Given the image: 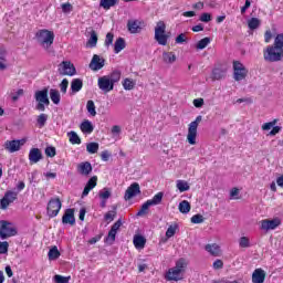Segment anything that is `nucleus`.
<instances>
[{
    "label": "nucleus",
    "mask_w": 283,
    "mask_h": 283,
    "mask_svg": "<svg viewBox=\"0 0 283 283\" xmlns=\"http://www.w3.org/2000/svg\"><path fill=\"white\" fill-rule=\"evenodd\" d=\"M188 264L184 258L177 260L175 266L168 269L164 274L166 282H181V280H185Z\"/></svg>",
    "instance_id": "nucleus-1"
},
{
    "label": "nucleus",
    "mask_w": 283,
    "mask_h": 283,
    "mask_svg": "<svg viewBox=\"0 0 283 283\" xmlns=\"http://www.w3.org/2000/svg\"><path fill=\"white\" fill-rule=\"evenodd\" d=\"M122 74L123 73H120L119 70H115L108 75L99 76L97 78V86L101 92H104V94H109V92L114 91L116 83L120 82Z\"/></svg>",
    "instance_id": "nucleus-2"
},
{
    "label": "nucleus",
    "mask_w": 283,
    "mask_h": 283,
    "mask_svg": "<svg viewBox=\"0 0 283 283\" xmlns=\"http://www.w3.org/2000/svg\"><path fill=\"white\" fill-rule=\"evenodd\" d=\"M38 42L44 50H48L52 43H54V32L48 30V29H42L39 30L35 34Z\"/></svg>",
    "instance_id": "nucleus-3"
},
{
    "label": "nucleus",
    "mask_w": 283,
    "mask_h": 283,
    "mask_svg": "<svg viewBox=\"0 0 283 283\" xmlns=\"http://www.w3.org/2000/svg\"><path fill=\"white\" fill-rule=\"evenodd\" d=\"M155 41H157L159 45H167L169 35H167V24H165V21L157 22L155 27Z\"/></svg>",
    "instance_id": "nucleus-4"
},
{
    "label": "nucleus",
    "mask_w": 283,
    "mask_h": 283,
    "mask_svg": "<svg viewBox=\"0 0 283 283\" xmlns=\"http://www.w3.org/2000/svg\"><path fill=\"white\" fill-rule=\"evenodd\" d=\"M202 123V116H197L193 122H191L188 125V134H187V142L190 145H196L197 144V138H198V125Z\"/></svg>",
    "instance_id": "nucleus-5"
},
{
    "label": "nucleus",
    "mask_w": 283,
    "mask_h": 283,
    "mask_svg": "<svg viewBox=\"0 0 283 283\" xmlns=\"http://www.w3.org/2000/svg\"><path fill=\"white\" fill-rule=\"evenodd\" d=\"M34 98L38 103L35 106V109H38V112H43L45 107L50 105V97H48V88L36 91L34 94Z\"/></svg>",
    "instance_id": "nucleus-6"
},
{
    "label": "nucleus",
    "mask_w": 283,
    "mask_h": 283,
    "mask_svg": "<svg viewBox=\"0 0 283 283\" xmlns=\"http://www.w3.org/2000/svg\"><path fill=\"white\" fill-rule=\"evenodd\" d=\"M17 235V228L11 222L6 220L0 221V240H8Z\"/></svg>",
    "instance_id": "nucleus-7"
},
{
    "label": "nucleus",
    "mask_w": 283,
    "mask_h": 283,
    "mask_svg": "<svg viewBox=\"0 0 283 283\" xmlns=\"http://www.w3.org/2000/svg\"><path fill=\"white\" fill-rule=\"evenodd\" d=\"M233 78L237 82L244 81L249 74V70L240 61L233 62Z\"/></svg>",
    "instance_id": "nucleus-8"
},
{
    "label": "nucleus",
    "mask_w": 283,
    "mask_h": 283,
    "mask_svg": "<svg viewBox=\"0 0 283 283\" xmlns=\"http://www.w3.org/2000/svg\"><path fill=\"white\" fill-rule=\"evenodd\" d=\"M160 202H163V192H158L151 199L143 203L142 208L137 212V216H145L147 211H149V207H156V205H160Z\"/></svg>",
    "instance_id": "nucleus-9"
},
{
    "label": "nucleus",
    "mask_w": 283,
    "mask_h": 283,
    "mask_svg": "<svg viewBox=\"0 0 283 283\" xmlns=\"http://www.w3.org/2000/svg\"><path fill=\"white\" fill-rule=\"evenodd\" d=\"M283 56V49L274 45L269 46L266 52L264 53L265 61H271L272 63L275 61H281Z\"/></svg>",
    "instance_id": "nucleus-10"
},
{
    "label": "nucleus",
    "mask_w": 283,
    "mask_h": 283,
    "mask_svg": "<svg viewBox=\"0 0 283 283\" xmlns=\"http://www.w3.org/2000/svg\"><path fill=\"white\" fill-rule=\"evenodd\" d=\"M17 198H19V192L14 190H8L2 199L0 200V209L6 211L12 202L17 201Z\"/></svg>",
    "instance_id": "nucleus-11"
},
{
    "label": "nucleus",
    "mask_w": 283,
    "mask_h": 283,
    "mask_svg": "<svg viewBox=\"0 0 283 283\" xmlns=\"http://www.w3.org/2000/svg\"><path fill=\"white\" fill-rule=\"evenodd\" d=\"M25 143H28L27 138L7 140L4 143V149L7 151H9V154H14L17 151H20L21 147H23V145H25Z\"/></svg>",
    "instance_id": "nucleus-12"
},
{
    "label": "nucleus",
    "mask_w": 283,
    "mask_h": 283,
    "mask_svg": "<svg viewBox=\"0 0 283 283\" xmlns=\"http://www.w3.org/2000/svg\"><path fill=\"white\" fill-rule=\"evenodd\" d=\"M61 199L59 198H53L49 201L48 208H46V213L49 218H56L59 216V211H61Z\"/></svg>",
    "instance_id": "nucleus-13"
},
{
    "label": "nucleus",
    "mask_w": 283,
    "mask_h": 283,
    "mask_svg": "<svg viewBox=\"0 0 283 283\" xmlns=\"http://www.w3.org/2000/svg\"><path fill=\"white\" fill-rule=\"evenodd\" d=\"M282 224V220L280 218L274 219H264L261 221V230L262 231H275L277 227Z\"/></svg>",
    "instance_id": "nucleus-14"
},
{
    "label": "nucleus",
    "mask_w": 283,
    "mask_h": 283,
    "mask_svg": "<svg viewBox=\"0 0 283 283\" xmlns=\"http://www.w3.org/2000/svg\"><path fill=\"white\" fill-rule=\"evenodd\" d=\"M59 73L62 76H74L76 74V67H74V64L67 61H63L60 64Z\"/></svg>",
    "instance_id": "nucleus-15"
},
{
    "label": "nucleus",
    "mask_w": 283,
    "mask_h": 283,
    "mask_svg": "<svg viewBox=\"0 0 283 283\" xmlns=\"http://www.w3.org/2000/svg\"><path fill=\"white\" fill-rule=\"evenodd\" d=\"M90 70L92 72H98V70H103L105 67V59L101 57L98 54H94L91 63L88 64Z\"/></svg>",
    "instance_id": "nucleus-16"
},
{
    "label": "nucleus",
    "mask_w": 283,
    "mask_h": 283,
    "mask_svg": "<svg viewBox=\"0 0 283 283\" xmlns=\"http://www.w3.org/2000/svg\"><path fill=\"white\" fill-rule=\"evenodd\" d=\"M138 193H140V185H138V182H134L126 189L124 199L132 200V198H136Z\"/></svg>",
    "instance_id": "nucleus-17"
},
{
    "label": "nucleus",
    "mask_w": 283,
    "mask_h": 283,
    "mask_svg": "<svg viewBox=\"0 0 283 283\" xmlns=\"http://www.w3.org/2000/svg\"><path fill=\"white\" fill-rule=\"evenodd\" d=\"M266 272L262 268L255 269L252 273V283H264Z\"/></svg>",
    "instance_id": "nucleus-18"
},
{
    "label": "nucleus",
    "mask_w": 283,
    "mask_h": 283,
    "mask_svg": "<svg viewBox=\"0 0 283 283\" xmlns=\"http://www.w3.org/2000/svg\"><path fill=\"white\" fill-rule=\"evenodd\" d=\"M43 159V154L39 148H31L29 151V160L32 165H36L40 160Z\"/></svg>",
    "instance_id": "nucleus-19"
},
{
    "label": "nucleus",
    "mask_w": 283,
    "mask_h": 283,
    "mask_svg": "<svg viewBox=\"0 0 283 283\" xmlns=\"http://www.w3.org/2000/svg\"><path fill=\"white\" fill-rule=\"evenodd\" d=\"M88 33V40L86 42V48H96L98 43V33L94 29H90Z\"/></svg>",
    "instance_id": "nucleus-20"
},
{
    "label": "nucleus",
    "mask_w": 283,
    "mask_h": 283,
    "mask_svg": "<svg viewBox=\"0 0 283 283\" xmlns=\"http://www.w3.org/2000/svg\"><path fill=\"white\" fill-rule=\"evenodd\" d=\"M127 30L130 34H138L143 28H140V21L138 20H128Z\"/></svg>",
    "instance_id": "nucleus-21"
},
{
    "label": "nucleus",
    "mask_w": 283,
    "mask_h": 283,
    "mask_svg": "<svg viewBox=\"0 0 283 283\" xmlns=\"http://www.w3.org/2000/svg\"><path fill=\"white\" fill-rule=\"evenodd\" d=\"M63 224H75L76 219L74 218V209H66L62 217Z\"/></svg>",
    "instance_id": "nucleus-22"
},
{
    "label": "nucleus",
    "mask_w": 283,
    "mask_h": 283,
    "mask_svg": "<svg viewBox=\"0 0 283 283\" xmlns=\"http://www.w3.org/2000/svg\"><path fill=\"white\" fill-rule=\"evenodd\" d=\"M205 250L210 253V255H213L214 258H220L222 250H220V245L212 243V244H207L205 247Z\"/></svg>",
    "instance_id": "nucleus-23"
},
{
    "label": "nucleus",
    "mask_w": 283,
    "mask_h": 283,
    "mask_svg": "<svg viewBox=\"0 0 283 283\" xmlns=\"http://www.w3.org/2000/svg\"><path fill=\"white\" fill-rule=\"evenodd\" d=\"M97 180H98V178H97L96 176H94V177H92V178L87 181V184H86V186H85V188H84V190H83V192H82V198H85V197L90 196V191H91L92 189H94V187H96Z\"/></svg>",
    "instance_id": "nucleus-24"
},
{
    "label": "nucleus",
    "mask_w": 283,
    "mask_h": 283,
    "mask_svg": "<svg viewBox=\"0 0 283 283\" xmlns=\"http://www.w3.org/2000/svg\"><path fill=\"white\" fill-rule=\"evenodd\" d=\"M77 170L82 176H90V174H92V164L88 161L81 163L77 166Z\"/></svg>",
    "instance_id": "nucleus-25"
},
{
    "label": "nucleus",
    "mask_w": 283,
    "mask_h": 283,
    "mask_svg": "<svg viewBox=\"0 0 283 283\" xmlns=\"http://www.w3.org/2000/svg\"><path fill=\"white\" fill-rule=\"evenodd\" d=\"M125 48H127V43L125 42V39L118 38L114 43L115 54H120V52H123V50H125Z\"/></svg>",
    "instance_id": "nucleus-26"
},
{
    "label": "nucleus",
    "mask_w": 283,
    "mask_h": 283,
    "mask_svg": "<svg viewBox=\"0 0 283 283\" xmlns=\"http://www.w3.org/2000/svg\"><path fill=\"white\" fill-rule=\"evenodd\" d=\"M82 90H83V80L74 78L71 82V92H72V94H77V92H81Z\"/></svg>",
    "instance_id": "nucleus-27"
},
{
    "label": "nucleus",
    "mask_w": 283,
    "mask_h": 283,
    "mask_svg": "<svg viewBox=\"0 0 283 283\" xmlns=\"http://www.w3.org/2000/svg\"><path fill=\"white\" fill-rule=\"evenodd\" d=\"M163 61L168 65L176 63V53L175 52H164L163 53Z\"/></svg>",
    "instance_id": "nucleus-28"
},
{
    "label": "nucleus",
    "mask_w": 283,
    "mask_h": 283,
    "mask_svg": "<svg viewBox=\"0 0 283 283\" xmlns=\"http://www.w3.org/2000/svg\"><path fill=\"white\" fill-rule=\"evenodd\" d=\"M80 128L83 134H92V132H94V125L87 119L80 125Z\"/></svg>",
    "instance_id": "nucleus-29"
},
{
    "label": "nucleus",
    "mask_w": 283,
    "mask_h": 283,
    "mask_svg": "<svg viewBox=\"0 0 283 283\" xmlns=\"http://www.w3.org/2000/svg\"><path fill=\"white\" fill-rule=\"evenodd\" d=\"M116 3H118V0H101L99 8H103L104 10H112Z\"/></svg>",
    "instance_id": "nucleus-30"
},
{
    "label": "nucleus",
    "mask_w": 283,
    "mask_h": 283,
    "mask_svg": "<svg viewBox=\"0 0 283 283\" xmlns=\"http://www.w3.org/2000/svg\"><path fill=\"white\" fill-rule=\"evenodd\" d=\"M227 76V71L222 69H214L212 70V80L213 81H221V78H224Z\"/></svg>",
    "instance_id": "nucleus-31"
},
{
    "label": "nucleus",
    "mask_w": 283,
    "mask_h": 283,
    "mask_svg": "<svg viewBox=\"0 0 283 283\" xmlns=\"http://www.w3.org/2000/svg\"><path fill=\"white\" fill-rule=\"evenodd\" d=\"M133 242L135 248L145 249L147 240H145L143 235H135Z\"/></svg>",
    "instance_id": "nucleus-32"
},
{
    "label": "nucleus",
    "mask_w": 283,
    "mask_h": 283,
    "mask_svg": "<svg viewBox=\"0 0 283 283\" xmlns=\"http://www.w3.org/2000/svg\"><path fill=\"white\" fill-rule=\"evenodd\" d=\"M122 85H123L124 90H126L127 92H130V90H134L136 87V81H134L129 77H126L122 82Z\"/></svg>",
    "instance_id": "nucleus-33"
},
{
    "label": "nucleus",
    "mask_w": 283,
    "mask_h": 283,
    "mask_svg": "<svg viewBox=\"0 0 283 283\" xmlns=\"http://www.w3.org/2000/svg\"><path fill=\"white\" fill-rule=\"evenodd\" d=\"M50 98L54 105H59V103H61V93L55 88H51Z\"/></svg>",
    "instance_id": "nucleus-34"
},
{
    "label": "nucleus",
    "mask_w": 283,
    "mask_h": 283,
    "mask_svg": "<svg viewBox=\"0 0 283 283\" xmlns=\"http://www.w3.org/2000/svg\"><path fill=\"white\" fill-rule=\"evenodd\" d=\"M176 187L180 191V193H185V191H189L190 189L189 182L180 179L177 180Z\"/></svg>",
    "instance_id": "nucleus-35"
},
{
    "label": "nucleus",
    "mask_w": 283,
    "mask_h": 283,
    "mask_svg": "<svg viewBox=\"0 0 283 283\" xmlns=\"http://www.w3.org/2000/svg\"><path fill=\"white\" fill-rule=\"evenodd\" d=\"M48 255L49 260H59V258H61V252L59 251V248L54 245L49 250Z\"/></svg>",
    "instance_id": "nucleus-36"
},
{
    "label": "nucleus",
    "mask_w": 283,
    "mask_h": 283,
    "mask_svg": "<svg viewBox=\"0 0 283 283\" xmlns=\"http://www.w3.org/2000/svg\"><path fill=\"white\" fill-rule=\"evenodd\" d=\"M67 136L72 145H81V137H78V134H76V132L72 130L67 133Z\"/></svg>",
    "instance_id": "nucleus-37"
},
{
    "label": "nucleus",
    "mask_w": 283,
    "mask_h": 283,
    "mask_svg": "<svg viewBox=\"0 0 283 283\" xmlns=\"http://www.w3.org/2000/svg\"><path fill=\"white\" fill-rule=\"evenodd\" d=\"M48 114H44V113H41L38 117H36V124H38V127L40 129H42V127H45V123H48Z\"/></svg>",
    "instance_id": "nucleus-38"
},
{
    "label": "nucleus",
    "mask_w": 283,
    "mask_h": 283,
    "mask_svg": "<svg viewBox=\"0 0 283 283\" xmlns=\"http://www.w3.org/2000/svg\"><path fill=\"white\" fill-rule=\"evenodd\" d=\"M179 211L180 213H189V211H191V203H189L187 200H182L179 203Z\"/></svg>",
    "instance_id": "nucleus-39"
},
{
    "label": "nucleus",
    "mask_w": 283,
    "mask_h": 283,
    "mask_svg": "<svg viewBox=\"0 0 283 283\" xmlns=\"http://www.w3.org/2000/svg\"><path fill=\"white\" fill-rule=\"evenodd\" d=\"M261 23L262 22L258 18H251L250 20H248V27L250 30H258Z\"/></svg>",
    "instance_id": "nucleus-40"
},
{
    "label": "nucleus",
    "mask_w": 283,
    "mask_h": 283,
    "mask_svg": "<svg viewBox=\"0 0 283 283\" xmlns=\"http://www.w3.org/2000/svg\"><path fill=\"white\" fill-rule=\"evenodd\" d=\"M209 43H211V39L210 38H203L199 42H197L196 49L197 50H205V48H207V45H209Z\"/></svg>",
    "instance_id": "nucleus-41"
},
{
    "label": "nucleus",
    "mask_w": 283,
    "mask_h": 283,
    "mask_svg": "<svg viewBox=\"0 0 283 283\" xmlns=\"http://www.w3.org/2000/svg\"><path fill=\"white\" fill-rule=\"evenodd\" d=\"M239 247L241 249H249L251 247V240L248 237H241L239 239Z\"/></svg>",
    "instance_id": "nucleus-42"
},
{
    "label": "nucleus",
    "mask_w": 283,
    "mask_h": 283,
    "mask_svg": "<svg viewBox=\"0 0 283 283\" xmlns=\"http://www.w3.org/2000/svg\"><path fill=\"white\" fill-rule=\"evenodd\" d=\"M104 45L105 48L109 49L112 48V45H114V33L108 32L105 36V41H104Z\"/></svg>",
    "instance_id": "nucleus-43"
},
{
    "label": "nucleus",
    "mask_w": 283,
    "mask_h": 283,
    "mask_svg": "<svg viewBox=\"0 0 283 283\" xmlns=\"http://www.w3.org/2000/svg\"><path fill=\"white\" fill-rule=\"evenodd\" d=\"M86 109L91 116H96V105L94 101L90 99L86 104Z\"/></svg>",
    "instance_id": "nucleus-44"
},
{
    "label": "nucleus",
    "mask_w": 283,
    "mask_h": 283,
    "mask_svg": "<svg viewBox=\"0 0 283 283\" xmlns=\"http://www.w3.org/2000/svg\"><path fill=\"white\" fill-rule=\"evenodd\" d=\"M86 151L88 154H96L98 151V143H88L86 145Z\"/></svg>",
    "instance_id": "nucleus-45"
},
{
    "label": "nucleus",
    "mask_w": 283,
    "mask_h": 283,
    "mask_svg": "<svg viewBox=\"0 0 283 283\" xmlns=\"http://www.w3.org/2000/svg\"><path fill=\"white\" fill-rule=\"evenodd\" d=\"M101 200H109L112 198V191L108 188H104L99 191Z\"/></svg>",
    "instance_id": "nucleus-46"
},
{
    "label": "nucleus",
    "mask_w": 283,
    "mask_h": 283,
    "mask_svg": "<svg viewBox=\"0 0 283 283\" xmlns=\"http://www.w3.org/2000/svg\"><path fill=\"white\" fill-rule=\"evenodd\" d=\"M61 9L64 14H70L74 10V7L70 2H65L61 4Z\"/></svg>",
    "instance_id": "nucleus-47"
},
{
    "label": "nucleus",
    "mask_w": 283,
    "mask_h": 283,
    "mask_svg": "<svg viewBox=\"0 0 283 283\" xmlns=\"http://www.w3.org/2000/svg\"><path fill=\"white\" fill-rule=\"evenodd\" d=\"M275 125H277V119H274L272 122L263 124L262 129H263V132H269V130L273 129V127H275Z\"/></svg>",
    "instance_id": "nucleus-48"
},
{
    "label": "nucleus",
    "mask_w": 283,
    "mask_h": 283,
    "mask_svg": "<svg viewBox=\"0 0 283 283\" xmlns=\"http://www.w3.org/2000/svg\"><path fill=\"white\" fill-rule=\"evenodd\" d=\"M178 230V226H169L166 231V238H174L176 235V231Z\"/></svg>",
    "instance_id": "nucleus-49"
},
{
    "label": "nucleus",
    "mask_w": 283,
    "mask_h": 283,
    "mask_svg": "<svg viewBox=\"0 0 283 283\" xmlns=\"http://www.w3.org/2000/svg\"><path fill=\"white\" fill-rule=\"evenodd\" d=\"M190 220L192 224H202V222H205V217H202V214H195Z\"/></svg>",
    "instance_id": "nucleus-50"
},
{
    "label": "nucleus",
    "mask_w": 283,
    "mask_h": 283,
    "mask_svg": "<svg viewBox=\"0 0 283 283\" xmlns=\"http://www.w3.org/2000/svg\"><path fill=\"white\" fill-rule=\"evenodd\" d=\"M230 200H240V189L232 188L230 190Z\"/></svg>",
    "instance_id": "nucleus-51"
},
{
    "label": "nucleus",
    "mask_w": 283,
    "mask_h": 283,
    "mask_svg": "<svg viewBox=\"0 0 283 283\" xmlns=\"http://www.w3.org/2000/svg\"><path fill=\"white\" fill-rule=\"evenodd\" d=\"M53 280H54L55 283H70V277H66V276H63V275H59V274H56L53 277Z\"/></svg>",
    "instance_id": "nucleus-52"
},
{
    "label": "nucleus",
    "mask_w": 283,
    "mask_h": 283,
    "mask_svg": "<svg viewBox=\"0 0 283 283\" xmlns=\"http://www.w3.org/2000/svg\"><path fill=\"white\" fill-rule=\"evenodd\" d=\"M9 248H10V244L8 243V241L0 242V255L8 253Z\"/></svg>",
    "instance_id": "nucleus-53"
},
{
    "label": "nucleus",
    "mask_w": 283,
    "mask_h": 283,
    "mask_svg": "<svg viewBox=\"0 0 283 283\" xmlns=\"http://www.w3.org/2000/svg\"><path fill=\"white\" fill-rule=\"evenodd\" d=\"M8 67V60H6V53L0 55V71H3Z\"/></svg>",
    "instance_id": "nucleus-54"
},
{
    "label": "nucleus",
    "mask_w": 283,
    "mask_h": 283,
    "mask_svg": "<svg viewBox=\"0 0 283 283\" xmlns=\"http://www.w3.org/2000/svg\"><path fill=\"white\" fill-rule=\"evenodd\" d=\"M69 85H70V81H67V78L62 80V82L60 84V90H61L62 94L67 93V86Z\"/></svg>",
    "instance_id": "nucleus-55"
},
{
    "label": "nucleus",
    "mask_w": 283,
    "mask_h": 283,
    "mask_svg": "<svg viewBox=\"0 0 283 283\" xmlns=\"http://www.w3.org/2000/svg\"><path fill=\"white\" fill-rule=\"evenodd\" d=\"M45 155L49 156V158H54L56 156V148L50 146L45 148Z\"/></svg>",
    "instance_id": "nucleus-56"
},
{
    "label": "nucleus",
    "mask_w": 283,
    "mask_h": 283,
    "mask_svg": "<svg viewBox=\"0 0 283 283\" xmlns=\"http://www.w3.org/2000/svg\"><path fill=\"white\" fill-rule=\"evenodd\" d=\"M114 218H116V211H108L104 216V220H106V222H113Z\"/></svg>",
    "instance_id": "nucleus-57"
},
{
    "label": "nucleus",
    "mask_w": 283,
    "mask_h": 283,
    "mask_svg": "<svg viewBox=\"0 0 283 283\" xmlns=\"http://www.w3.org/2000/svg\"><path fill=\"white\" fill-rule=\"evenodd\" d=\"M274 45L283 50V33L276 35L274 40Z\"/></svg>",
    "instance_id": "nucleus-58"
},
{
    "label": "nucleus",
    "mask_w": 283,
    "mask_h": 283,
    "mask_svg": "<svg viewBox=\"0 0 283 283\" xmlns=\"http://www.w3.org/2000/svg\"><path fill=\"white\" fill-rule=\"evenodd\" d=\"M199 21H201L202 23H209V21H211V13H202L199 18Z\"/></svg>",
    "instance_id": "nucleus-59"
},
{
    "label": "nucleus",
    "mask_w": 283,
    "mask_h": 283,
    "mask_svg": "<svg viewBox=\"0 0 283 283\" xmlns=\"http://www.w3.org/2000/svg\"><path fill=\"white\" fill-rule=\"evenodd\" d=\"M175 41L177 44L181 45L187 42V35H185V33H180Z\"/></svg>",
    "instance_id": "nucleus-60"
},
{
    "label": "nucleus",
    "mask_w": 283,
    "mask_h": 283,
    "mask_svg": "<svg viewBox=\"0 0 283 283\" xmlns=\"http://www.w3.org/2000/svg\"><path fill=\"white\" fill-rule=\"evenodd\" d=\"M109 158H112V153H109L108 150L102 151V154H101V159H102L104 163H107V160H109Z\"/></svg>",
    "instance_id": "nucleus-61"
},
{
    "label": "nucleus",
    "mask_w": 283,
    "mask_h": 283,
    "mask_svg": "<svg viewBox=\"0 0 283 283\" xmlns=\"http://www.w3.org/2000/svg\"><path fill=\"white\" fill-rule=\"evenodd\" d=\"M212 266H213V269H214L216 271H218V270H220V269H222V268L224 266V263L222 262V260L217 259V260L213 262Z\"/></svg>",
    "instance_id": "nucleus-62"
},
{
    "label": "nucleus",
    "mask_w": 283,
    "mask_h": 283,
    "mask_svg": "<svg viewBox=\"0 0 283 283\" xmlns=\"http://www.w3.org/2000/svg\"><path fill=\"white\" fill-rule=\"evenodd\" d=\"M116 231L109 230L108 235L106 238L107 242H114L116 240Z\"/></svg>",
    "instance_id": "nucleus-63"
},
{
    "label": "nucleus",
    "mask_w": 283,
    "mask_h": 283,
    "mask_svg": "<svg viewBox=\"0 0 283 283\" xmlns=\"http://www.w3.org/2000/svg\"><path fill=\"white\" fill-rule=\"evenodd\" d=\"M192 103H193L195 107L200 108V107H202V105H205V99L203 98H196V99H193Z\"/></svg>",
    "instance_id": "nucleus-64"
}]
</instances>
